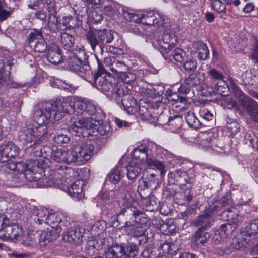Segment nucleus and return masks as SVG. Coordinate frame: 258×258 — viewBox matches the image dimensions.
Segmentation results:
<instances>
[{"instance_id": "f257e3e1", "label": "nucleus", "mask_w": 258, "mask_h": 258, "mask_svg": "<svg viewBox=\"0 0 258 258\" xmlns=\"http://www.w3.org/2000/svg\"><path fill=\"white\" fill-rule=\"evenodd\" d=\"M123 218L124 225L121 229L126 234L135 237H140L145 234L146 215L135 207H125L118 214V218Z\"/></svg>"}, {"instance_id": "f03ea898", "label": "nucleus", "mask_w": 258, "mask_h": 258, "mask_svg": "<svg viewBox=\"0 0 258 258\" xmlns=\"http://www.w3.org/2000/svg\"><path fill=\"white\" fill-rule=\"evenodd\" d=\"M97 87L117 104L121 103L124 108L133 107L136 105V101L128 93L124 85L113 84L104 77H97L95 80Z\"/></svg>"}, {"instance_id": "7ed1b4c3", "label": "nucleus", "mask_w": 258, "mask_h": 258, "mask_svg": "<svg viewBox=\"0 0 258 258\" xmlns=\"http://www.w3.org/2000/svg\"><path fill=\"white\" fill-rule=\"evenodd\" d=\"M95 120L92 118H84L82 116H72L69 122L68 130L75 136H85L86 134H91L96 130L100 136L109 134L108 126L105 124L97 126Z\"/></svg>"}, {"instance_id": "20e7f679", "label": "nucleus", "mask_w": 258, "mask_h": 258, "mask_svg": "<svg viewBox=\"0 0 258 258\" xmlns=\"http://www.w3.org/2000/svg\"><path fill=\"white\" fill-rule=\"evenodd\" d=\"M17 172L23 173L24 176L29 182L40 180L45 175L44 165L35 160H30L27 163L17 162Z\"/></svg>"}, {"instance_id": "39448f33", "label": "nucleus", "mask_w": 258, "mask_h": 258, "mask_svg": "<svg viewBox=\"0 0 258 258\" xmlns=\"http://www.w3.org/2000/svg\"><path fill=\"white\" fill-rule=\"evenodd\" d=\"M232 92L241 108L247 112L251 118L254 121L258 118V102L254 99L246 95L234 82L230 81Z\"/></svg>"}, {"instance_id": "423d86ee", "label": "nucleus", "mask_w": 258, "mask_h": 258, "mask_svg": "<svg viewBox=\"0 0 258 258\" xmlns=\"http://www.w3.org/2000/svg\"><path fill=\"white\" fill-rule=\"evenodd\" d=\"M86 37L93 50L97 45L102 49L104 45L111 43L113 39L112 32L106 29L98 31L97 35L92 31H89L86 34Z\"/></svg>"}, {"instance_id": "0eeeda50", "label": "nucleus", "mask_w": 258, "mask_h": 258, "mask_svg": "<svg viewBox=\"0 0 258 258\" xmlns=\"http://www.w3.org/2000/svg\"><path fill=\"white\" fill-rule=\"evenodd\" d=\"M74 109L77 112L73 116L75 115L82 116L84 118H88L85 117V115H94L97 111V107L91 101L83 100L81 99H76L74 102Z\"/></svg>"}, {"instance_id": "6e6552de", "label": "nucleus", "mask_w": 258, "mask_h": 258, "mask_svg": "<svg viewBox=\"0 0 258 258\" xmlns=\"http://www.w3.org/2000/svg\"><path fill=\"white\" fill-rule=\"evenodd\" d=\"M205 80L203 73L197 72L190 74L184 80V84L181 85L178 91L183 94H187L189 92L190 88L200 84Z\"/></svg>"}, {"instance_id": "1a4fd4ad", "label": "nucleus", "mask_w": 258, "mask_h": 258, "mask_svg": "<svg viewBox=\"0 0 258 258\" xmlns=\"http://www.w3.org/2000/svg\"><path fill=\"white\" fill-rule=\"evenodd\" d=\"M72 108L68 102L61 103L59 100L56 99L51 101L50 115H53L56 120H59L65 114L69 113Z\"/></svg>"}, {"instance_id": "9d476101", "label": "nucleus", "mask_w": 258, "mask_h": 258, "mask_svg": "<svg viewBox=\"0 0 258 258\" xmlns=\"http://www.w3.org/2000/svg\"><path fill=\"white\" fill-rule=\"evenodd\" d=\"M85 232V229L82 227H77L74 229H68L62 235V239L66 242L80 245Z\"/></svg>"}, {"instance_id": "9b49d317", "label": "nucleus", "mask_w": 258, "mask_h": 258, "mask_svg": "<svg viewBox=\"0 0 258 258\" xmlns=\"http://www.w3.org/2000/svg\"><path fill=\"white\" fill-rule=\"evenodd\" d=\"M21 152L20 148L11 141L0 145V155L6 158V161L18 157Z\"/></svg>"}, {"instance_id": "f8f14e48", "label": "nucleus", "mask_w": 258, "mask_h": 258, "mask_svg": "<svg viewBox=\"0 0 258 258\" xmlns=\"http://www.w3.org/2000/svg\"><path fill=\"white\" fill-rule=\"evenodd\" d=\"M19 137L23 144L33 147L38 141L37 133L33 128L24 127L20 132Z\"/></svg>"}, {"instance_id": "ddd939ff", "label": "nucleus", "mask_w": 258, "mask_h": 258, "mask_svg": "<svg viewBox=\"0 0 258 258\" xmlns=\"http://www.w3.org/2000/svg\"><path fill=\"white\" fill-rule=\"evenodd\" d=\"M258 233V219L253 220L242 232L241 242L243 246L249 245Z\"/></svg>"}, {"instance_id": "4468645a", "label": "nucleus", "mask_w": 258, "mask_h": 258, "mask_svg": "<svg viewBox=\"0 0 258 258\" xmlns=\"http://www.w3.org/2000/svg\"><path fill=\"white\" fill-rule=\"evenodd\" d=\"M158 43L161 48L163 49V51L168 53L176 45L177 38L173 33L165 32Z\"/></svg>"}, {"instance_id": "2eb2a0df", "label": "nucleus", "mask_w": 258, "mask_h": 258, "mask_svg": "<svg viewBox=\"0 0 258 258\" xmlns=\"http://www.w3.org/2000/svg\"><path fill=\"white\" fill-rule=\"evenodd\" d=\"M76 148L81 164H83L85 161L90 159L94 150V146L91 141H88L82 143L80 146L76 147Z\"/></svg>"}, {"instance_id": "dca6fc26", "label": "nucleus", "mask_w": 258, "mask_h": 258, "mask_svg": "<svg viewBox=\"0 0 258 258\" xmlns=\"http://www.w3.org/2000/svg\"><path fill=\"white\" fill-rule=\"evenodd\" d=\"M47 105V102H42L34 110V117L37 123L40 125H47L48 123L47 117V113H48Z\"/></svg>"}, {"instance_id": "f3484780", "label": "nucleus", "mask_w": 258, "mask_h": 258, "mask_svg": "<svg viewBox=\"0 0 258 258\" xmlns=\"http://www.w3.org/2000/svg\"><path fill=\"white\" fill-rule=\"evenodd\" d=\"M144 162H138L137 160H132L127 166V176L131 180L135 179L140 174L143 168Z\"/></svg>"}, {"instance_id": "a211bd4d", "label": "nucleus", "mask_w": 258, "mask_h": 258, "mask_svg": "<svg viewBox=\"0 0 258 258\" xmlns=\"http://www.w3.org/2000/svg\"><path fill=\"white\" fill-rule=\"evenodd\" d=\"M125 247L123 244H116L109 247L104 252L105 258H121L125 254Z\"/></svg>"}, {"instance_id": "6ab92c4d", "label": "nucleus", "mask_w": 258, "mask_h": 258, "mask_svg": "<svg viewBox=\"0 0 258 258\" xmlns=\"http://www.w3.org/2000/svg\"><path fill=\"white\" fill-rule=\"evenodd\" d=\"M83 185L82 181L77 180L68 188V192L76 200H81L84 197V194L83 193Z\"/></svg>"}, {"instance_id": "aec40b11", "label": "nucleus", "mask_w": 258, "mask_h": 258, "mask_svg": "<svg viewBox=\"0 0 258 258\" xmlns=\"http://www.w3.org/2000/svg\"><path fill=\"white\" fill-rule=\"evenodd\" d=\"M62 56L59 47L54 44L51 43L49 45V62L54 64L62 63Z\"/></svg>"}, {"instance_id": "412c9836", "label": "nucleus", "mask_w": 258, "mask_h": 258, "mask_svg": "<svg viewBox=\"0 0 258 258\" xmlns=\"http://www.w3.org/2000/svg\"><path fill=\"white\" fill-rule=\"evenodd\" d=\"M192 53L195 51L198 54V57L200 60H206L209 56V50L205 44L201 41H196L193 43Z\"/></svg>"}, {"instance_id": "4be33fe9", "label": "nucleus", "mask_w": 258, "mask_h": 258, "mask_svg": "<svg viewBox=\"0 0 258 258\" xmlns=\"http://www.w3.org/2000/svg\"><path fill=\"white\" fill-rule=\"evenodd\" d=\"M213 217L211 214L205 213L198 216L194 221V224L196 226L200 227L202 230L211 226Z\"/></svg>"}, {"instance_id": "5701e85b", "label": "nucleus", "mask_w": 258, "mask_h": 258, "mask_svg": "<svg viewBox=\"0 0 258 258\" xmlns=\"http://www.w3.org/2000/svg\"><path fill=\"white\" fill-rule=\"evenodd\" d=\"M16 61L14 59L7 60V65L9 66V76L6 77L4 76L5 72L4 67L5 66V62L3 59H0V87L4 85L9 80H10V72L12 70V66L15 64Z\"/></svg>"}, {"instance_id": "b1692460", "label": "nucleus", "mask_w": 258, "mask_h": 258, "mask_svg": "<svg viewBox=\"0 0 258 258\" xmlns=\"http://www.w3.org/2000/svg\"><path fill=\"white\" fill-rule=\"evenodd\" d=\"M229 89L227 83L223 80H218L214 85L213 88L209 91V93L212 92L214 94H219L222 96H226L229 92Z\"/></svg>"}, {"instance_id": "393cba45", "label": "nucleus", "mask_w": 258, "mask_h": 258, "mask_svg": "<svg viewBox=\"0 0 258 258\" xmlns=\"http://www.w3.org/2000/svg\"><path fill=\"white\" fill-rule=\"evenodd\" d=\"M110 61L111 63L109 68L113 73L120 75L122 73L128 70L127 66L123 61L117 60L114 57L110 58Z\"/></svg>"}, {"instance_id": "a878e982", "label": "nucleus", "mask_w": 258, "mask_h": 258, "mask_svg": "<svg viewBox=\"0 0 258 258\" xmlns=\"http://www.w3.org/2000/svg\"><path fill=\"white\" fill-rule=\"evenodd\" d=\"M64 162L67 164L75 163L77 165H81L76 147L71 150L65 149Z\"/></svg>"}, {"instance_id": "bb28decb", "label": "nucleus", "mask_w": 258, "mask_h": 258, "mask_svg": "<svg viewBox=\"0 0 258 258\" xmlns=\"http://www.w3.org/2000/svg\"><path fill=\"white\" fill-rule=\"evenodd\" d=\"M210 237L209 233L204 232L201 229H198L195 232L193 239L196 245H204L207 242Z\"/></svg>"}, {"instance_id": "cd10ccee", "label": "nucleus", "mask_w": 258, "mask_h": 258, "mask_svg": "<svg viewBox=\"0 0 258 258\" xmlns=\"http://www.w3.org/2000/svg\"><path fill=\"white\" fill-rule=\"evenodd\" d=\"M133 159L132 160H137L138 162L144 161V164L145 163V159L148 156V149L144 147H138L135 149L132 152Z\"/></svg>"}, {"instance_id": "c85d7f7f", "label": "nucleus", "mask_w": 258, "mask_h": 258, "mask_svg": "<svg viewBox=\"0 0 258 258\" xmlns=\"http://www.w3.org/2000/svg\"><path fill=\"white\" fill-rule=\"evenodd\" d=\"M185 118L189 126L196 130L200 128L203 124V122L197 119L194 113L192 112L185 113Z\"/></svg>"}, {"instance_id": "c756f323", "label": "nucleus", "mask_w": 258, "mask_h": 258, "mask_svg": "<svg viewBox=\"0 0 258 258\" xmlns=\"http://www.w3.org/2000/svg\"><path fill=\"white\" fill-rule=\"evenodd\" d=\"M73 69L79 75L83 77L85 73L89 71V66L85 63H83L78 59L74 58V63L72 66Z\"/></svg>"}, {"instance_id": "7c9ffc66", "label": "nucleus", "mask_w": 258, "mask_h": 258, "mask_svg": "<svg viewBox=\"0 0 258 258\" xmlns=\"http://www.w3.org/2000/svg\"><path fill=\"white\" fill-rule=\"evenodd\" d=\"M236 209L232 207L226 210H224L223 214L227 217L228 220H232L233 222L238 224L242 220V217L240 216L237 213H236Z\"/></svg>"}, {"instance_id": "2f4dec72", "label": "nucleus", "mask_w": 258, "mask_h": 258, "mask_svg": "<svg viewBox=\"0 0 258 258\" xmlns=\"http://www.w3.org/2000/svg\"><path fill=\"white\" fill-rule=\"evenodd\" d=\"M65 149H59L56 146H53L51 158L57 162H64Z\"/></svg>"}, {"instance_id": "473e14b6", "label": "nucleus", "mask_w": 258, "mask_h": 258, "mask_svg": "<svg viewBox=\"0 0 258 258\" xmlns=\"http://www.w3.org/2000/svg\"><path fill=\"white\" fill-rule=\"evenodd\" d=\"M147 165L150 168H155L158 169L161 171V174H164L166 172L165 170V166L160 161L156 159L148 158V157L145 159Z\"/></svg>"}, {"instance_id": "72a5a7b5", "label": "nucleus", "mask_w": 258, "mask_h": 258, "mask_svg": "<svg viewBox=\"0 0 258 258\" xmlns=\"http://www.w3.org/2000/svg\"><path fill=\"white\" fill-rule=\"evenodd\" d=\"M75 39L73 36L67 33H63L61 35V42L66 50H70L74 44Z\"/></svg>"}, {"instance_id": "f704fd0d", "label": "nucleus", "mask_w": 258, "mask_h": 258, "mask_svg": "<svg viewBox=\"0 0 258 258\" xmlns=\"http://www.w3.org/2000/svg\"><path fill=\"white\" fill-rule=\"evenodd\" d=\"M244 142L254 150H258V138L254 134L246 133L244 135Z\"/></svg>"}, {"instance_id": "c9c22d12", "label": "nucleus", "mask_w": 258, "mask_h": 258, "mask_svg": "<svg viewBox=\"0 0 258 258\" xmlns=\"http://www.w3.org/2000/svg\"><path fill=\"white\" fill-rule=\"evenodd\" d=\"M142 24L147 25H152L158 22L156 17L153 12H146L143 13Z\"/></svg>"}, {"instance_id": "e433bc0d", "label": "nucleus", "mask_w": 258, "mask_h": 258, "mask_svg": "<svg viewBox=\"0 0 258 258\" xmlns=\"http://www.w3.org/2000/svg\"><path fill=\"white\" fill-rule=\"evenodd\" d=\"M36 238H38V242L41 249H46L48 244V232L46 230L41 231L38 236H36Z\"/></svg>"}, {"instance_id": "4c0bfd02", "label": "nucleus", "mask_w": 258, "mask_h": 258, "mask_svg": "<svg viewBox=\"0 0 258 258\" xmlns=\"http://www.w3.org/2000/svg\"><path fill=\"white\" fill-rule=\"evenodd\" d=\"M122 176L118 169L113 168L108 174L107 179L112 183L116 184L119 182Z\"/></svg>"}, {"instance_id": "58836bf2", "label": "nucleus", "mask_w": 258, "mask_h": 258, "mask_svg": "<svg viewBox=\"0 0 258 258\" xmlns=\"http://www.w3.org/2000/svg\"><path fill=\"white\" fill-rule=\"evenodd\" d=\"M15 225H9L6 223L5 226L2 233L0 234V238L4 240L11 239V234H12L13 230H14L15 228Z\"/></svg>"}, {"instance_id": "ea45409f", "label": "nucleus", "mask_w": 258, "mask_h": 258, "mask_svg": "<svg viewBox=\"0 0 258 258\" xmlns=\"http://www.w3.org/2000/svg\"><path fill=\"white\" fill-rule=\"evenodd\" d=\"M36 243L35 234H28L26 236H23L22 238V244L25 247H32Z\"/></svg>"}, {"instance_id": "a19ab883", "label": "nucleus", "mask_w": 258, "mask_h": 258, "mask_svg": "<svg viewBox=\"0 0 258 258\" xmlns=\"http://www.w3.org/2000/svg\"><path fill=\"white\" fill-rule=\"evenodd\" d=\"M250 50L252 59L258 62V39L254 38L251 40Z\"/></svg>"}, {"instance_id": "79ce46f5", "label": "nucleus", "mask_w": 258, "mask_h": 258, "mask_svg": "<svg viewBox=\"0 0 258 258\" xmlns=\"http://www.w3.org/2000/svg\"><path fill=\"white\" fill-rule=\"evenodd\" d=\"M52 211L53 210H51L50 212H49V221L50 222L49 225L51 228L60 226L59 223L61 221L60 216L58 213L54 212L52 213Z\"/></svg>"}, {"instance_id": "37998d69", "label": "nucleus", "mask_w": 258, "mask_h": 258, "mask_svg": "<svg viewBox=\"0 0 258 258\" xmlns=\"http://www.w3.org/2000/svg\"><path fill=\"white\" fill-rule=\"evenodd\" d=\"M7 8L5 0H0V21H2L9 17L12 11L6 10Z\"/></svg>"}, {"instance_id": "c03bdc74", "label": "nucleus", "mask_w": 258, "mask_h": 258, "mask_svg": "<svg viewBox=\"0 0 258 258\" xmlns=\"http://www.w3.org/2000/svg\"><path fill=\"white\" fill-rule=\"evenodd\" d=\"M125 254L124 256L134 257L137 255L138 253V249L137 246L132 243H128L125 246Z\"/></svg>"}, {"instance_id": "a18cd8bd", "label": "nucleus", "mask_w": 258, "mask_h": 258, "mask_svg": "<svg viewBox=\"0 0 258 258\" xmlns=\"http://www.w3.org/2000/svg\"><path fill=\"white\" fill-rule=\"evenodd\" d=\"M30 46L34 47L35 51L38 52H45L47 47L46 42L43 39V37Z\"/></svg>"}, {"instance_id": "49530a36", "label": "nucleus", "mask_w": 258, "mask_h": 258, "mask_svg": "<svg viewBox=\"0 0 258 258\" xmlns=\"http://www.w3.org/2000/svg\"><path fill=\"white\" fill-rule=\"evenodd\" d=\"M48 146H44L43 147L40 151V159L37 160V161L40 162V163H42L44 165V170L45 171V168L46 167L47 163L46 162L47 160H48ZM37 161V160H36Z\"/></svg>"}, {"instance_id": "de8ad7c7", "label": "nucleus", "mask_w": 258, "mask_h": 258, "mask_svg": "<svg viewBox=\"0 0 258 258\" xmlns=\"http://www.w3.org/2000/svg\"><path fill=\"white\" fill-rule=\"evenodd\" d=\"M226 126L227 131L230 134L231 136L236 134L239 132L240 128L239 124L236 121L227 122Z\"/></svg>"}, {"instance_id": "09e8293b", "label": "nucleus", "mask_w": 258, "mask_h": 258, "mask_svg": "<svg viewBox=\"0 0 258 258\" xmlns=\"http://www.w3.org/2000/svg\"><path fill=\"white\" fill-rule=\"evenodd\" d=\"M255 76L250 71H245L242 75L243 83L245 85H253L255 82Z\"/></svg>"}, {"instance_id": "8fccbe9b", "label": "nucleus", "mask_w": 258, "mask_h": 258, "mask_svg": "<svg viewBox=\"0 0 258 258\" xmlns=\"http://www.w3.org/2000/svg\"><path fill=\"white\" fill-rule=\"evenodd\" d=\"M212 7L215 11L219 13H225L226 11V7L224 3L220 0H213L212 2Z\"/></svg>"}, {"instance_id": "3c124183", "label": "nucleus", "mask_w": 258, "mask_h": 258, "mask_svg": "<svg viewBox=\"0 0 258 258\" xmlns=\"http://www.w3.org/2000/svg\"><path fill=\"white\" fill-rule=\"evenodd\" d=\"M172 54L174 60L180 62L184 61L186 55L183 49L178 48L175 49Z\"/></svg>"}, {"instance_id": "603ef678", "label": "nucleus", "mask_w": 258, "mask_h": 258, "mask_svg": "<svg viewBox=\"0 0 258 258\" xmlns=\"http://www.w3.org/2000/svg\"><path fill=\"white\" fill-rule=\"evenodd\" d=\"M58 7V4H56L55 0H51L49 2V20L52 19V16L53 19H55L56 22H57V9Z\"/></svg>"}, {"instance_id": "864d4df0", "label": "nucleus", "mask_w": 258, "mask_h": 258, "mask_svg": "<svg viewBox=\"0 0 258 258\" xmlns=\"http://www.w3.org/2000/svg\"><path fill=\"white\" fill-rule=\"evenodd\" d=\"M125 17L129 19L131 21L134 22L135 23H142L143 17V13H139L138 14L127 13H125Z\"/></svg>"}, {"instance_id": "5fc2aeb1", "label": "nucleus", "mask_w": 258, "mask_h": 258, "mask_svg": "<svg viewBox=\"0 0 258 258\" xmlns=\"http://www.w3.org/2000/svg\"><path fill=\"white\" fill-rule=\"evenodd\" d=\"M126 72L122 73L119 75V77L124 83L130 84L135 80L136 75L132 73H126Z\"/></svg>"}, {"instance_id": "6e6d98bb", "label": "nucleus", "mask_w": 258, "mask_h": 258, "mask_svg": "<svg viewBox=\"0 0 258 258\" xmlns=\"http://www.w3.org/2000/svg\"><path fill=\"white\" fill-rule=\"evenodd\" d=\"M43 37L42 34L37 30H33L29 34V43L30 45L36 43L38 40Z\"/></svg>"}, {"instance_id": "4d7b16f0", "label": "nucleus", "mask_w": 258, "mask_h": 258, "mask_svg": "<svg viewBox=\"0 0 258 258\" xmlns=\"http://www.w3.org/2000/svg\"><path fill=\"white\" fill-rule=\"evenodd\" d=\"M122 201L125 207H135L133 206L135 203L134 198L129 192L124 194Z\"/></svg>"}, {"instance_id": "13d9d810", "label": "nucleus", "mask_w": 258, "mask_h": 258, "mask_svg": "<svg viewBox=\"0 0 258 258\" xmlns=\"http://www.w3.org/2000/svg\"><path fill=\"white\" fill-rule=\"evenodd\" d=\"M61 231L62 229L60 226L51 228V229H49V241L54 240L58 238L60 236Z\"/></svg>"}, {"instance_id": "bf43d9fd", "label": "nucleus", "mask_w": 258, "mask_h": 258, "mask_svg": "<svg viewBox=\"0 0 258 258\" xmlns=\"http://www.w3.org/2000/svg\"><path fill=\"white\" fill-rule=\"evenodd\" d=\"M184 68L187 71L195 70L197 67V62L195 59L189 58L183 64Z\"/></svg>"}, {"instance_id": "052dcab7", "label": "nucleus", "mask_w": 258, "mask_h": 258, "mask_svg": "<svg viewBox=\"0 0 258 258\" xmlns=\"http://www.w3.org/2000/svg\"><path fill=\"white\" fill-rule=\"evenodd\" d=\"M57 85L60 86V88L67 90L71 93L75 91L76 88L71 83L66 82V81H57Z\"/></svg>"}, {"instance_id": "680f3d73", "label": "nucleus", "mask_w": 258, "mask_h": 258, "mask_svg": "<svg viewBox=\"0 0 258 258\" xmlns=\"http://www.w3.org/2000/svg\"><path fill=\"white\" fill-rule=\"evenodd\" d=\"M227 235L225 234V230L224 227L222 226V227L220 228L215 233L213 238L214 239L217 241V242H220L225 238H226Z\"/></svg>"}, {"instance_id": "e2e57ef3", "label": "nucleus", "mask_w": 258, "mask_h": 258, "mask_svg": "<svg viewBox=\"0 0 258 258\" xmlns=\"http://www.w3.org/2000/svg\"><path fill=\"white\" fill-rule=\"evenodd\" d=\"M200 115L203 119L206 121L212 120L214 118L213 114L205 108L200 110Z\"/></svg>"}, {"instance_id": "0e129e2a", "label": "nucleus", "mask_w": 258, "mask_h": 258, "mask_svg": "<svg viewBox=\"0 0 258 258\" xmlns=\"http://www.w3.org/2000/svg\"><path fill=\"white\" fill-rule=\"evenodd\" d=\"M96 242L93 240L88 241L86 245L85 251L89 255H92L95 253Z\"/></svg>"}, {"instance_id": "69168bd1", "label": "nucleus", "mask_w": 258, "mask_h": 258, "mask_svg": "<svg viewBox=\"0 0 258 258\" xmlns=\"http://www.w3.org/2000/svg\"><path fill=\"white\" fill-rule=\"evenodd\" d=\"M15 228L17 229L13 230L12 234H11V239L12 240H18L19 238L21 237L23 233V230L21 227H19L18 225H15Z\"/></svg>"}, {"instance_id": "338daca9", "label": "nucleus", "mask_w": 258, "mask_h": 258, "mask_svg": "<svg viewBox=\"0 0 258 258\" xmlns=\"http://www.w3.org/2000/svg\"><path fill=\"white\" fill-rule=\"evenodd\" d=\"M160 248L164 252L167 253L175 251L174 245L172 243L165 242L160 245Z\"/></svg>"}, {"instance_id": "774afa93", "label": "nucleus", "mask_w": 258, "mask_h": 258, "mask_svg": "<svg viewBox=\"0 0 258 258\" xmlns=\"http://www.w3.org/2000/svg\"><path fill=\"white\" fill-rule=\"evenodd\" d=\"M181 117L177 115L173 118H170L169 123L170 125L175 126L176 128H178L181 126Z\"/></svg>"}]
</instances>
